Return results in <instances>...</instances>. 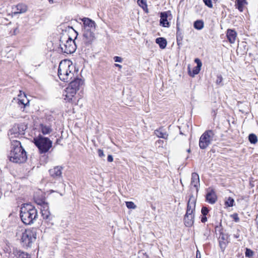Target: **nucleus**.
Segmentation results:
<instances>
[{
	"instance_id": "c85d7f7f",
	"label": "nucleus",
	"mask_w": 258,
	"mask_h": 258,
	"mask_svg": "<svg viewBox=\"0 0 258 258\" xmlns=\"http://www.w3.org/2000/svg\"><path fill=\"white\" fill-rule=\"evenodd\" d=\"M194 26L197 30H201L204 27V22L202 20H197L194 22Z\"/></svg>"
},
{
	"instance_id": "a18cd8bd",
	"label": "nucleus",
	"mask_w": 258,
	"mask_h": 258,
	"mask_svg": "<svg viewBox=\"0 0 258 258\" xmlns=\"http://www.w3.org/2000/svg\"><path fill=\"white\" fill-rule=\"evenodd\" d=\"M207 221V218L206 217V216H204L202 219H201V221L203 223H205L206 222V221Z\"/></svg>"
},
{
	"instance_id": "f704fd0d",
	"label": "nucleus",
	"mask_w": 258,
	"mask_h": 258,
	"mask_svg": "<svg viewBox=\"0 0 258 258\" xmlns=\"http://www.w3.org/2000/svg\"><path fill=\"white\" fill-rule=\"evenodd\" d=\"M203 2L209 8H212L213 7V4L211 0H203Z\"/></svg>"
},
{
	"instance_id": "a211bd4d",
	"label": "nucleus",
	"mask_w": 258,
	"mask_h": 258,
	"mask_svg": "<svg viewBox=\"0 0 258 258\" xmlns=\"http://www.w3.org/2000/svg\"><path fill=\"white\" fill-rule=\"evenodd\" d=\"M15 9L14 12L15 14H22L25 13L28 9L27 6L24 4H19L16 6L15 8H13V10Z\"/></svg>"
},
{
	"instance_id": "4be33fe9",
	"label": "nucleus",
	"mask_w": 258,
	"mask_h": 258,
	"mask_svg": "<svg viewBox=\"0 0 258 258\" xmlns=\"http://www.w3.org/2000/svg\"><path fill=\"white\" fill-rule=\"evenodd\" d=\"M190 184L195 187L197 190H198V187L200 185L199 176L197 173H192Z\"/></svg>"
},
{
	"instance_id": "20e7f679",
	"label": "nucleus",
	"mask_w": 258,
	"mask_h": 258,
	"mask_svg": "<svg viewBox=\"0 0 258 258\" xmlns=\"http://www.w3.org/2000/svg\"><path fill=\"white\" fill-rule=\"evenodd\" d=\"M20 215L22 221L24 224H31L37 218V211L30 204H23L21 208Z\"/></svg>"
},
{
	"instance_id": "c03bdc74",
	"label": "nucleus",
	"mask_w": 258,
	"mask_h": 258,
	"mask_svg": "<svg viewBox=\"0 0 258 258\" xmlns=\"http://www.w3.org/2000/svg\"><path fill=\"white\" fill-rule=\"evenodd\" d=\"M233 218H234V221L235 222H238L239 221V218L238 217L237 214H234L233 215Z\"/></svg>"
},
{
	"instance_id": "49530a36",
	"label": "nucleus",
	"mask_w": 258,
	"mask_h": 258,
	"mask_svg": "<svg viewBox=\"0 0 258 258\" xmlns=\"http://www.w3.org/2000/svg\"><path fill=\"white\" fill-rule=\"evenodd\" d=\"M115 66L117 67H118L119 68H121L122 66L119 64H115Z\"/></svg>"
},
{
	"instance_id": "393cba45",
	"label": "nucleus",
	"mask_w": 258,
	"mask_h": 258,
	"mask_svg": "<svg viewBox=\"0 0 258 258\" xmlns=\"http://www.w3.org/2000/svg\"><path fill=\"white\" fill-rule=\"evenodd\" d=\"M156 43H157L162 49L165 48L167 45V41L163 37L157 38L156 39Z\"/></svg>"
},
{
	"instance_id": "a878e982",
	"label": "nucleus",
	"mask_w": 258,
	"mask_h": 258,
	"mask_svg": "<svg viewBox=\"0 0 258 258\" xmlns=\"http://www.w3.org/2000/svg\"><path fill=\"white\" fill-rule=\"evenodd\" d=\"M137 3L146 13H149L146 0H138Z\"/></svg>"
},
{
	"instance_id": "a19ab883",
	"label": "nucleus",
	"mask_w": 258,
	"mask_h": 258,
	"mask_svg": "<svg viewBox=\"0 0 258 258\" xmlns=\"http://www.w3.org/2000/svg\"><path fill=\"white\" fill-rule=\"evenodd\" d=\"M182 40V37L177 38L176 41H177V44L178 46H180L181 45H182V42H181Z\"/></svg>"
},
{
	"instance_id": "79ce46f5",
	"label": "nucleus",
	"mask_w": 258,
	"mask_h": 258,
	"mask_svg": "<svg viewBox=\"0 0 258 258\" xmlns=\"http://www.w3.org/2000/svg\"><path fill=\"white\" fill-rule=\"evenodd\" d=\"M180 37L182 38V33L180 30H178L177 31H176V39L177 38H179Z\"/></svg>"
},
{
	"instance_id": "864d4df0",
	"label": "nucleus",
	"mask_w": 258,
	"mask_h": 258,
	"mask_svg": "<svg viewBox=\"0 0 258 258\" xmlns=\"http://www.w3.org/2000/svg\"><path fill=\"white\" fill-rule=\"evenodd\" d=\"M48 1L49 2V3H53V0H48Z\"/></svg>"
},
{
	"instance_id": "7ed1b4c3",
	"label": "nucleus",
	"mask_w": 258,
	"mask_h": 258,
	"mask_svg": "<svg viewBox=\"0 0 258 258\" xmlns=\"http://www.w3.org/2000/svg\"><path fill=\"white\" fill-rule=\"evenodd\" d=\"M16 236L21 237V241L24 246L30 247L36 239V229L35 228L24 229L22 227H19L16 232Z\"/></svg>"
},
{
	"instance_id": "473e14b6",
	"label": "nucleus",
	"mask_w": 258,
	"mask_h": 258,
	"mask_svg": "<svg viewBox=\"0 0 258 258\" xmlns=\"http://www.w3.org/2000/svg\"><path fill=\"white\" fill-rule=\"evenodd\" d=\"M126 206L128 209H135L136 208V205L132 202H126Z\"/></svg>"
},
{
	"instance_id": "6ab92c4d",
	"label": "nucleus",
	"mask_w": 258,
	"mask_h": 258,
	"mask_svg": "<svg viewBox=\"0 0 258 258\" xmlns=\"http://www.w3.org/2000/svg\"><path fill=\"white\" fill-rule=\"evenodd\" d=\"M39 130L40 132L44 135H48L52 131L51 126L50 125L41 123L39 125Z\"/></svg>"
},
{
	"instance_id": "423d86ee",
	"label": "nucleus",
	"mask_w": 258,
	"mask_h": 258,
	"mask_svg": "<svg viewBox=\"0 0 258 258\" xmlns=\"http://www.w3.org/2000/svg\"><path fill=\"white\" fill-rule=\"evenodd\" d=\"M60 48L61 51L67 54L74 53L76 49V44L75 40H73L69 36H68L67 40H60Z\"/></svg>"
},
{
	"instance_id": "c9c22d12",
	"label": "nucleus",
	"mask_w": 258,
	"mask_h": 258,
	"mask_svg": "<svg viewBox=\"0 0 258 258\" xmlns=\"http://www.w3.org/2000/svg\"><path fill=\"white\" fill-rule=\"evenodd\" d=\"M201 212L203 216H206L209 213V210L207 207H203L202 209Z\"/></svg>"
},
{
	"instance_id": "58836bf2",
	"label": "nucleus",
	"mask_w": 258,
	"mask_h": 258,
	"mask_svg": "<svg viewBox=\"0 0 258 258\" xmlns=\"http://www.w3.org/2000/svg\"><path fill=\"white\" fill-rule=\"evenodd\" d=\"M98 153L99 156L100 157L104 156V154L103 151L102 150L98 149Z\"/></svg>"
},
{
	"instance_id": "8fccbe9b",
	"label": "nucleus",
	"mask_w": 258,
	"mask_h": 258,
	"mask_svg": "<svg viewBox=\"0 0 258 258\" xmlns=\"http://www.w3.org/2000/svg\"><path fill=\"white\" fill-rule=\"evenodd\" d=\"M199 254V250H198L197 251V258H198V256H199V255H201V253H199V254Z\"/></svg>"
},
{
	"instance_id": "dca6fc26",
	"label": "nucleus",
	"mask_w": 258,
	"mask_h": 258,
	"mask_svg": "<svg viewBox=\"0 0 258 258\" xmlns=\"http://www.w3.org/2000/svg\"><path fill=\"white\" fill-rule=\"evenodd\" d=\"M217 199V196L213 189H209L206 195L207 201L211 204L215 203Z\"/></svg>"
},
{
	"instance_id": "1a4fd4ad",
	"label": "nucleus",
	"mask_w": 258,
	"mask_h": 258,
	"mask_svg": "<svg viewBox=\"0 0 258 258\" xmlns=\"http://www.w3.org/2000/svg\"><path fill=\"white\" fill-rule=\"evenodd\" d=\"M76 92L71 88L67 87L63 94V96L64 97V99L67 102L76 104L77 102V99L76 96Z\"/></svg>"
},
{
	"instance_id": "ea45409f",
	"label": "nucleus",
	"mask_w": 258,
	"mask_h": 258,
	"mask_svg": "<svg viewBox=\"0 0 258 258\" xmlns=\"http://www.w3.org/2000/svg\"><path fill=\"white\" fill-rule=\"evenodd\" d=\"M19 258H30L28 254H26V253H22L21 254H20L19 256Z\"/></svg>"
},
{
	"instance_id": "37998d69",
	"label": "nucleus",
	"mask_w": 258,
	"mask_h": 258,
	"mask_svg": "<svg viewBox=\"0 0 258 258\" xmlns=\"http://www.w3.org/2000/svg\"><path fill=\"white\" fill-rule=\"evenodd\" d=\"M113 160V158L112 155H109L107 157V161L109 162H112Z\"/></svg>"
},
{
	"instance_id": "5701e85b",
	"label": "nucleus",
	"mask_w": 258,
	"mask_h": 258,
	"mask_svg": "<svg viewBox=\"0 0 258 258\" xmlns=\"http://www.w3.org/2000/svg\"><path fill=\"white\" fill-rule=\"evenodd\" d=\"M195 215L185 214L184 218V224L186 227L191 226L194 222Z\"/></svg>"
},
{
	"instance_id": "5fc2aeb1",
	"label": "nucleus",
	"mask_w": 258,
	"mask_h": 258,
	"mask_svg": "<svg viewBox=\"0 0 258 258\" xmlns=\"http://www.w3.org/2000/svg\"><path fill=\"white\" fill-rule=\"evenodd\" d=\"M187 152L188 153H190V149H188L187 150Z\"/></svg>"
},
{
	"instance_id": "09e8293b",
	"label": "nucleus",
	"mask_w": 258,
	"mask_h": 258,
	"mask_svg": "<svg viewBox=\"0 0 258 258\" xmlns=\"http://www.w3.org/2000/svg\"><path fill=\"white\" fill-rule=\"evenodd\" d=\"M176 29H177V31L178 30H180V29H179V26H178V23H177V24H176Z\"/></svg>"
},
{
	"instance_id": "6e6552de",
	"label": "nucleus",
	"mask_w": 258,
	"mask_h": 258,
	"mask_svg": "<svg viewBox=\"0 0 258 258\" xmlns=\"http://www.w3.org/2000/svg\"><path fill=\"white\" fill-rule=\"evenodd\" d=\"M13 105H17L18 107L22 111H25V108L29 105V100L27 98L25 94L19 95L18 98H14L12 100Z\"/></svg>"
},
{
	"instance_id": "2f4dec72",
	"label": "nucleus",
	"mask_w": 258,
	"mask_h": 258,
	"mask_svg": "<svg viewBox=\"0 0 258 258\" xmlns=\"http://www.w3.org/2000/svg\"><path fill=\"white\" fill-rule=\"evenodd\" d=\"M43 218L45 220H50V213L49 210L41 212Z\"/></svg>"
},
{
	"instance_id": "3c124183",
	"label": "nucleus",
	"mask_w": 258,
	"mask_h": 258,
	"mask_svg": "<svg viewBox=\"0 0 258 258\" xmlns=\"http://www.w3.org/2000/svg\"><path fill=\"white\" fill-rule=\"evenodd\" d=\"M199 254V250H198L197 251V258H198V256H199V255H201V253H199V254Z\"/></svg>"
},
{
	"instance_id": "72a5a7b5",
	"label": "nucleus",
	"mask_w": 258,
	"mask_h": 258,
	"mask_svg": "<svg viewBox=\"0 0 258 258\" xmlns=\"http://www.w3.org/2000/svg\"><path fill=\"white\" fill-rule=\"evenodd\" d=\"M245 254L246 257H251L253 255V252L251 249L246 248V251L245 252Z\"/></svg>"
},
{
	"instance_id": "f03ea898",
	"label": "nucleus",
	"mask_w": 258,
	"mask_h": 258,
	"mask_svg": "<svg viewBox=\"0 0 258 258\" xmlns=\"http://www.w3.org/2000/svg\"><path fill=\"white\" fill-rule=\"evenodd\" d=\"M9 158L11 162L16 163H22L26 161L27 158L26 153L19 141H13Z\"/></svg>"
},
{
	"instance_id": "39448f33",
	"label": "nucleus",
	"mask_w": 258,
	"mask_h": 258,
	"mask_svg": "<svg viewBox=\"0 0 258 258\" xmlns=\"http://www.w3.org/2000/svg\"><path fill=\"white\" fill-rule=\"evenodd\" d=\"M33 143L41 154L47 152L52 144V142L49 138L44 137L41 134L33 138Z\"/></svg>"
},
{
	"instance_id": "f8f14e48",
	"label": "nucleus",
	"mask_w": 258,
	"mask_h": 258,
	"mask_svg": "<svg viewBox=\"0 0 258 258\" xmlns=\"http://www.w3.org/2000/svg\"><path fill=\"white\" fill-rule=\"evenodd\" d=\"M84 85V81L81 79H76L71 82L68 87L71 88L74 91L77 92Z\"/></svg>"
},
{
	"instance_id": "f257e3e1",
	"label": "nucleus",
	"mask_w": 258,
	"mask_h": 258,
	"mask_svg": "<svg viewBox=\"0 0 258 258\" xmlns=\"http://www.w3.org/2000/svg\"><path fill=\"white\" fill-rule=\"evenodd\" d=\"M75 67L72 61L63 60L60 62L58 69V76L60 80L68 82L74 77Z\"/></svg>"
},
{
	"instance_id": "cd10ccee",
	"label": "nucleus",
	"mask_w": 258,
	"mask_h": 258,
	"mask_svg": "<svg viewBox=\"0 0 258 258\" xmlns=\"http://www.w3.org/2000/svg\"><path fill=\"white\" fill-rule=\"evenodd\" d=\"M19 126L18 125H14L10 130V133L11 135L14 134L15 137L19 135L21 133L19 132Z\"/></svg>"
},
{
	"instance_id": "aec40b11",
	"label": "nucleus",
	"mask_w": 258,
	"mask_h": 258,
	"mask_svg": "<svg viewBox=\"0 0 258 258\" xmlns=\"http://www.w3.org/2000/svg\"><path fill=\"white\" fill-rule=\"evenodd\" d=\"M168 14L167 12H162L160 14V25L164 27H169L170 25L167 21Z\"/></svg>"
},
{
	"instance_id": "9d476101",
	"label": "nucleus",
	"mask_w": 258,
	"mask_h": 258,
	"mask_svg": "<svg viewBox=\"0 0 258 258\" xmlns=\"http://www.w3.org/2000/svg\"><path fill=\"white\" fill-rule=\"evenodd\" d=\"M81 20L83 23V31H95L97 25L94 21L86 17Z\"/></svg>"
},
{
	"instance_id": "2eb2a0df",
	"label": "nucleus",
	"mask_w": 258,
	"mask_h": 258,
	"mask_svg": "<svg viewBox=\"0 0 258 258\" xmlns=\"http://www.w3.org/2000/svg\"><path fill=\"white\" fill-rule=\"evenodd\" d=\"M62 168L57 166L49 170L50 176L53 178H58L61 176Z\"/></svg>"
},
{
	"instance_id": "7c9ffc66",
	"label": "nucleus",
	"mask_w": 258,
	"mask_h": 258,
	"mask_svg": "<svg viewBox=\"0 0 258 258\" xmlns=\"http://www.w3.org/2000/svg\"><path fill=\"white\" fill-rule=\"evenodd\" d=\"M234 203V200L232 198L229 197L225 202V205L227 207H232Z\"/></svg>"
},
{
	"instance_id": "de8ad7c7",
	"label": "nucleus",
	"mask_w": 258,
	"mask_h": 258,
	"mask_svg": "<svg viewBox=\"0 0 258 258\" xmlns=\"http://www.w3.org/2000/svg\"><path fill=\"white\" fill-rule=\"evenodd\" d=\"M223 245H224V246L225 245V243H224V242H223V243H222V242H221L220 241V246H221V247H222V246H223Z\"/></svg>"
},
{
	"instance_id": "ddd939ff",
	"label": "nucleus",
	"mask_w": 258,
	"mask_h": 258,
	"mask_svg": "<svg viewBox=\"0 0 258 258\" xmlns=\"http://www.w3.org/2000/svg\"><path fill=\"white\" fill-rule=\"evenodd\" d=\"M196 207V200L195 198L192 196H191L188 201L187 210L185 214L188 215H194V212L195 211Z\"/></svg>"
},
{
	"instance_id": "603ef678",
	"label": "nucleus",
	"mask_w": 258,
	"mask_h": 258,
	"mask_svg": "<svg viewBox=\"0 0 258 258\" xmlns=\"http://www.w3.org/2000/svg\"><path fill=\"white\" fill-rule=\"evenodd\" d=\"M199 254V250H198L197 251V258H198V256H199V255H201V253H199V254Z\"/></svg>"
},
{
	"instance_id": "0eeeda50",
	"label": "nucleus",
	"mask_w": 258,
	"mask_h": 258,
	"mask_svg": "<svg viewBox=\"0 0 258 258\" xmlns=\"http://www.w3.org/2000/svg\"><path fill=\"white\" fill-rule=\"evenodd\" d=\"M215 139V133L212 130L205 132L201 136L199 140V147L201 149H205Z\"/></svg>"
},
{
	"instance_id": "b1692460",
	"label": "nucleus",
	"mask_w": 258,
	"mask_h": 258,
	"mask_svg": "<svg viewBox=\"0 0 258 258\" xmlns=\"http://www.w3.org/2000/svg\"><path fill=\"white\" fill-rule=\"evenodd\" d=\"M247 4V3L246 0H236L235 6L240 12H242L244 6Z\"/></svg>"
},
{
	"instance_id": "412c9836",
	"label": "nucleus",
	"mask_w": 258,
	"mask_h": 258,
	"mask_svg": "<svg viewBox=\"0 0 258 258\" xmlns=\"http://www.w3.org/2000/svg\"><path fill=\"white\" fill-rule=\"evenodd\" d=\"M154 134L158 138L164 139H167L168 137V134L163 127H160L158 129L155 130Z\"/></svg>"
},
{
	"instance_id": "6e6d98bb",
	"label": "nucleus",
	"mask_w": 258,
	"mask_h": 258,
	"mask_svg": "<svg viewBox=\"0 0 258 258\" xmlns=\"http://www.w3.org/2000/svg\"><path fill=\"white\" fill-rule=\"evenodd\" d=\"M158 142L159 143H160V142H162V141H161V140H159Z\"/></svg>"
},
{
	"instance_id": "4468645a",
	"label": "nucleus",
	"mask_w": 258,
	"mask_h": 258,
	"mask_svg": "<svg viewBox=\"0 0 258 258\" xmlns=\"http://www.w3.org/2000/svg\"><path fill=\"white\" fill-rule=\"evenodd\" d=\"M195 62L197 64V66L194 68L192 71H190L189 67H188V74L189 76L192 77H194L196 75L199 73L202 66V63L199 58H196Z\"/></svg>"
},
{
	"instance_id": "4c0bfd02",
	"label": "nucleus",
	"mask_w": 258,
	"mask_h": 258,
	"mask_svg": "<svg viewBox=\"0 0 258 258\" xmlns=\"http://www.w3.org/2000/svg\"><path fill=\"white\" fill-rule=\"evenodd\" d=\"M113 59L115 62H121L122 61V58L119 56H114Z\"/></svg>"
},
{
	"instance_id": "9b49d317",
	"label": "nucleus",
	"mask_w": 258,
	"mask_h": 258,
	"mask_svg": "<svg viewBox=\"0 0 258 258\" xmlns=\"http://www.w3.org/2000/svg\"><path fill=\"white\" fill-rule=\"evenodd\" d=\"M95 39L94 31H83V41L86 45L91 44Z\"/></svg>"
},
{
	"instance_id": "f3484780",
	"label": "nucleus",
	"mask_w": 258,
	"mask_h": 258,
	"mask_svg": "<svg viewBox=\"0 0 258 258\" xmlns=\"http://www.w3.org/2000/svg\"><path fill=\"white\" fill-rule=\"evenodd\" d=\"M236 32L233 29H228L227 30L226 36L230 43H234L237 37Z\"/></svg>"
},
{
	"instance_id": "e433bc0d",
	"label": "nucleus",
	"mask_w": 258,
	"mask_h": 258,
	"mask_svg": "<svg viewBox=\"0 0 258 258\" xmlns=\"http://www.w3.org/2000/svg\"><path fill=\"white\" fill-rule=\"evenodd\" d=\"M222 80H223V78H222V76L221 75L218 76L216 83L217 85H220L222 83Z\"/></svg>"
},
{
	"instance_id": "bb28decb",
	"label": "nucleus",
	"mask_w": 258,
	"mask_h": 258,
	"mask_svg": "<svg viewBox=\"0 0 258 258\" xmlns=\"http://www.w3.org/2000/svg\"><path fill=\"white\" fill-rule=\"evenodd\" d=\"M37 203L41 206V212L49 210V206L47 203L44 201L37 202Z\"/></svg>"
},
{
	"instance_id": "c756f323",
	"label": "nucleus",
	"mask_w": 258,
	"mask_h": 258,
	"mask_svg": "<svg viewBox=\"0 0 258 258\" xmlns=\"http://www.w3.org/2000/svg\"><path fill=\"white\" fill-rule=\"evenodd\" d=\"M248 140L251 144H255L257 142V136L254 134H250L249 135Z\"/></svg>"
}]
</instances>
